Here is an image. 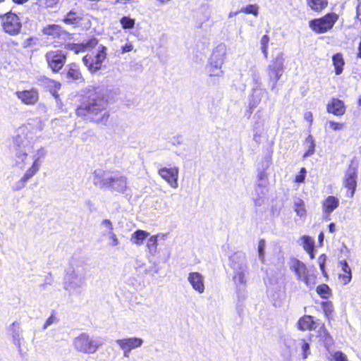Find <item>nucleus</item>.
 <instances>
[{
    "instance_id": "f257e3e1",
    "label": "nucleus",
    "mask_w": 361,
    "mask_h": 361,
    "mask_svg": "<svg viewBox=\"0 0 361 361\" xmlns=\"http://www.w3.org/2000/svg\"><path fill=\"white\" fill-rule=\"evenodd\" d=\"M107 106L108 102L104 97L95 93L90 95L77 108L76 114L84 119L106 125L109 118Z\"/></svg>"
},
{
    "instance_id": "f03ea898",
    "label": "nucleus",
    "mask_w": 361,
    "mask_h": 361,
    "mask_svg": "<svg viewBox=\"0 0 361 361\" xmlns=\"http://www.w3.org/2000/svg\"><path fill=\"white\" fill-rule=\"evenodd\" d=\"M92 183L100 189H107L121 194L128 189V177L118 171L97 169L93 172Z\"/></svg>"
},
{
    "instance_id": "7ed1b4c3",
    "label": "nucleus",
    "mask_w": 361,
    "mask_h": 361,
    "mask_svg": "<svg viewBox=\"0 0 361 361\" xmlns=\"http://www.w3.org/2000/svg\"><path fill=\"white\" fill-rule=\"evenodd\" d=\"M105 343V339L100 336H91L82 333L73 341L75 349L82 353H95Z\"/></svg>"
},
{
    "instance_id": "20e7f679",
    "label": "nucleus",
    "mask_w": 361,
    "mask_h": 361,
    "mask_svg": "<svg viewBox=\"0 0 361 361\" xmlns=\"http://www.w3.org/2000/svg\"><path fill=\"white\" fill-rule=\"evenodd\" d=\"M13 144L16 147V164L23 169L25 166V159L32 147L25 128H20L18 130L17 135L13 137Z\"/></svg>"
},
{
    "instance_id": "39448f33",
    "label": "nucleus",
    "mask_w": 361,
    "mask_h": 361,
    "mask_svg": "<svg viewBox=\"0 0 361 361\" xmlns=\"http://www.w3.org/2000/svg\"><path fill=\"white\" fill-rule=\"evenodd\" d=\"M85 284V275L79 270L72 269L64 278L63 288L69 295H80Z\"/></svg>"
},
{
    "instance_id": "423d86ee",
    "label": "nucleus",
    "mask_w": 361,
    "mask_h": 361,
    "mask_svg": "<svg viewBox=\"0 0 361 361\" xmlns=\"http://www.w3.org/2000/svg\"><path fill=\"white\" fill-rule=\"evenodd\" d=\"M231 267L234 271L233 281L235 283L243 285L245 283V273L247 271L246 257L243 252L235 253L230 257Z\"/></svg>"
},
{
    "instance_id": "0eeeda50",
    "label": "nucleus",
    "mask_w": 361,
    "mask_h": 361,
    "mask_svg": "<svg viewBox=\"0 0 361 361\" xmlns=\"http://www.w3.org/2000/svg\"><path fill=\"white\" fill-rule=\"evenodd\" d=\"M106 59V47L100 44L98 46L97 53L87 54L82 58V62L88 71L94 73L102 68V64Z\"/></svg>"
},
{
    "instance_id": "6e6552de",
    "label": "nucleus",
    "mask_w": 361,
    "mask_h": 361,
    "mask_svg": "<svg viewBox=\"0 0 361 361\" xmlns=\"http://www.w3.org/2000/svg\"><path fill=\"white\" fill-rule=\"evenodd\" d=\"M284 59L283 54L279 53L278 55L271 61L270 63L267 68V73L269 78L270 82H273L271 90H274L276 85L277 81L282 76L284 71Z\"/></svg>"
},
{
    "instance_id": "1a4fd4ad",
    "label": "nucleus",
    "mask_w": 361,
    "mask_h": 361,
    "mask_svg": "<svg viewBox=\"0 0 361 361\" xmlns=\"http://www.w3.org/2000/svg\"><path fill=\"white\" fill-rule=\"evenodd\" d=\"M48 67L54 73H59L66 63L67 54L62 50H51L44 55Z\"/></svg>"
},
{
    "instance_id": "9d476101",
    "label": "nucleus",
    "mask_w": 361,
    "mask_h": 361,
    "mask_svg": "<svg viewBox=\"0 0 361 361\" xmlns=\"http://www.w3.org/2000/svg\"><path fill=\"white\" fill-rule=\"evenodd\" d=\"M338 18V15L334 13H328L323 18L311 20L310 27L318 33H324L334 26Z\"/></svg>"
},
{
    "instance_id": "9b49d317",
    "label": "nucleus",
    "mask_w": 361,
    "mask_h": 361,
    "mask_svg": "<svg viewBox=\"0 0 361 361\" xmlns=\"http://www.w3.org/2000/svg\"><path fill=\"white\" fill-rule=\"evenodd\" d=\"M289 268L293 271L296 276L297 280L302 281L307 286L311 287L312 282L309 274V271L304 262L293 257L289 262Z\"/></svg>"
},
{
    "instance_id": "f8f14e48",
    "label": "nucleus",
    "mask_w": 361,
    "mask_h": 361,
    "mask_svg": "<svg viewBox=\"0 0 361 361\" xmlns=\"http://www.w3.org/2000/svg\"><path fill=\"white\" fill-rule=\"evenodd\" d=\"M2 26L5 32L10 35L18 34L22 27L18 16L11 12L6 13Z\"/></svg>"
},
{
    "instance_id": "ddd939ff",
    "label": "nucleus",
    "mask_w": 361,
    "mask_h": 361,
    "mask_svg": "<svg viewBox=\"0 0 361 361\" xmlns=\"http://www.w3.org/2000/svg\"><path fill=\"white\" fill-rule=\"evenodd\" d=\"M116 343L123 352L125 357H129L132 350L140 348L142 345L144 341L138 337H130L117 339Z\"/></svg>"
},
{
    "instance_id": "4468645a",
    "label": "nucleus",
    "mask_w": 361,
    "mask_h": 361,
    "mask_svg": "<svg viewBox=\"0 0 361 361\" xmlns=\"http://www.w3.org/2000/svg\"><path fill=\"white\" fill-rule=\"evenodd\" d=\"M178 168L176 166L171 168L164 167L158 171V174L165 180L169 185L173 188H178Z\"/></svg>"
},
{
    "instance_id": "2eb2a0df",
    "label": "nucleus",
    "mask_w": 361,
    "mask_h": 361,
    "mask_svg": "<svg viewBox=\"0 0 361 361\" xmlns=\"http://www.w3.org/2000/svg\"><path fill=\"white\" fill-rule=\"evenodd\" d=\"M16 95L18 99L26 105H34L39 99V92L35 88L28 90L17 91Z\"/></svg>"
},
{
    "instance_id": "dca6fc26",
    "label": "nucleus",
    "mask_w": 361,
    "mask_h": 361,
    "mask_svg": "<svg viewBox=\"0 0 361 361\" xmlns=\"http://www.w3.org/2000/svg\"><path fill=\"white\" fill-rule=\"evenodd\" d=\"M356 178H357L356 167L353 166V164H350L345 173V180H344L345 187L347 188L350 190V194H349L350 197H353L355 193L356 185H357Z\"/></svg>"
},
{
    "instance_id": "f3484780",
    "label": "nucleus",
    "mask_w": 361,
    "mask_h": 361,
    "mask_svg": "<svg viewBox=\"0 0 361 361\" xmlns=\"http://www.w3.org/2000/svg\"><path fill=\"white\" fill-rule=\"evenodd\" d=\"M188 281L198 293L202 294L204 292V277L202 274L197 271L190 272L188 274Z\"/></svg>"
},
{
    "instance_id": "a211bd4d",
    "label": "nucleus",
    "mask_w": 361,
    "mask_h": 361,
    "mask_svg": "<svg viewBox=\"0 0 361 361\" xmlns=\"http://www.w3.org/2000/svg\"><path fill=\"white\" fill-rule=\"evenodd\" d=\"M252 91L253 92L249 103L250 110L256 108L263 98H268V92L265 89L254 87Z\"/></svg>"
},
{
    "instance_id": "6ab92c4d",
    "label": "nucleus",
    "mask_w": 361,
    "mask_h": 361,
    "mask_svg": "<svg viewBox=\"0 0 361 361\" xmlns=\"http://www.w3.org/2000/svg\"><path fill=\"white\" fill-rule=\"evenodd\" d=\"M8 332L13 338V343L20 347V343L23 340L20 323L18 322H13L8 327Z\"/></svg>"
},
{
    "instance_id": "aec40b11",
    "label": "nucleus",
    "mask_w": 361,
    "mask_h": 361,
    "mask_svg": "<svg viewBox=\"0 0 361 361\" xmlns=\"http://www.w3.org/2000/svg\"><path fill=\"white\" fill-rule=\"evenodd\" d=\"M226 55V47L224 44H220L213 50L209 61L217 64H223Z\"/></svg>"
},
{
    "instance_id": "412c9836",
    "label": "nucleus",
    "mask_w": 361,
    "mask_h": 361,
    "mask_svg": "<svg viewBox=\"0 0 361 361\" xmlns=\"http://www.w3.org/2000/svg\"><path fill=\"white\" fill-rule=\"evenodd\" d=\"M98 44V41L95 38L88 40L86 43L81 44H68V49L76 54L83 52L85 50L95 47Z\"/></svg>"
},
{
    "instance_id": "4be33fe9",
    "label": "nucleus",
    "mask_w": 361,
    "mask_h": 361,
    "mask_svg": "<svg viewBox=\"0 0 361 361\" xmlns=\"http://www.w3.org/2000/svg\"><path fill=\"white\" fill-rule=\"evenodd\" d=\"M66 76L68 79L83 81L82 75L78 65L72 63L68 64L66 68Z\"/></svg>"
},
{
    "instance_id": "5701e85b",
    "label": "nucleus",
    "mask_w": 361,
    "mask_h": 361,
    "mask_svg": "<svg viewBox=\"0 0 361 361\" xmlns=\"http://www.w3.org/2000/svg\"><path fill=\"white\" fill-rule=\"evenodd\" d=\"M327 111L336 116L343 115L345 113L343 102L338 99H333L327 105Z\"/></svg>"
},
{
    "instance_id": "b1692460",
    "label": "nucleus",
    "mask_w": 361,
    "mask_h": 361,
    "mask_svg": "<svg viewBox=\"0 0 361 361\" xmlns=\"http://www.w3.org/2000/svg\"><path fill=\"white\" fill-rule=\"evenodd\" d=\"M166 236V234H161V233H159V234L151 236L147 240V247L148 249L149 253L152 256L156 255L157 254V252H158V250H157L158 243H157V242H158L159 239L161 238V239L164 240Z\"/></svg>"
},
{
    "instance_id": "393cba45",
    "label": "nucleus",
    "mask_w": 361,
    "mask_h": 361,
    "mask_svg": "<svg viewBox=\"0 0 361 361\" xmlns=\"http://www.w3.org/2000/svg\"><path fill=\"white\" fill-rule=\"evenodd\" d=\"M333 64L335 67V73L336 75H340L343 72V67L345 64L343 55L340 53L334 54L332 57Z\"/></svg>"
},
{
    "instance_id": "a878e982",
    "label": "nucleus",
    "mask_w": 361,
    "mask_h": 361,
    "mask_svg": "<svg viewBox=\"0 0 361 361\" xmlns=\"http://www.w3.org/2000/svg\"><path fill=\"white\" fill-rule=\"evenodd\" d=\"M338 200L334 196H329L324 202L323 207L326 213L332 212L338 206Z\"/></svg>"
},
{
    "instance_id": "bb28decb",
    "label": "nucleus",
    "mask_w": 361,
    "mask_h": 361,
    "mask_svg": "<svg viewBox=\"0 0 361 361\" xmlns=\"http://www.w3.org/2000/svg\"><path fill=\"white\" fill-rule=\"evenodd\" d=\"M314 324L312 317L311 316H304L300 318L298 322V328L300 330L305 331L307 329H311Z\"/></svg>"
},
{
    "instance_id": "cd10ccee",
    "label": "nucleus",
    "mask_w": 361,
    "mask_h": 361,
    "mask_svg": "<svg viewBox=\"0 0 361 361\" xmlns=\"http://www.w3.org/2000/svg\"><path fill=\"white\" fill-rule=\"evenodd\" d=\"M149 235V233L142 230H137L132 235L131 240L133 243L141 245L144 240Z\"/></svg>"
},
{
    "instance_id": "c85d7f7f",
    "label": "nucleus",
    "mask_w": 361,
    "mask_h": 361,
    "mask_svg": "<svg viewBox=\"0 0 361 361\" xmlns=\"http://www.w3.org/2000/svg\"><path fill=\"white\" fill-rule=\"evenodd\" d=\"M62 29L59 25H51L43 28V33L47 35H51L54 37H59L61 36Z\"/></svg>"
},
{
    "instance_id": "c756f323",
    "label": "nucleus",
    "mask_w": 361,
    "mask_h": 361,
    "mask_svg": "<svg viewBox=\"0 0 361 361\" xmlns=\"http://www.w3.org/2000/svg\"><path fill=\"white\" fill-rule=\"evenodd\" d=\"M307 3L311 9L315 11H321L328 4L327 0H307Z\"/></svg>"
},
{
    "instance_id": "7c9ffc66",
    "label": "nucleus",
    "mask_w": 361,
    "mask_h": 361,
    "mask_svg": "<svg viewBox=\"0 0 361 361\" xmlns=\"http://www.w3.org/2000/svg\"><path fill=\"white\" fill-rule=\"evenodd\" d=\"M223 64H217L209 61V65L208 66V73L210 76H218L220 77L223 75V71L221 66Z\"/></svg>"
},
{
    "instance_id": "2f4dec72",
    "label": "nucleus",
    "mask_w": 361,
    "mask_h": 361,
    "mask_svg": "<svg viewBox=\"0 0 361 361\" xmlns=\"http://www.w3.org/2000/svg\"><path fill=\"white\" fill-rule=\"evenodd\" d=\"M294 207L295 212H296L297 215L300 216V217H303L306 215L305 203L301 199L297 198L294 201Z\"/></svg>"
},
{
    "instance_id": "473e14b6",
    "label": "nucleus",
    "mask_w": 361,
    "mask_h": 361,
    "mask_svg": "<svg viewBox=\"0 0 361 361\" xmlns=\"http://www.w3.org/2000/svg\"><path fill=\"white\" fill-rule=\"evenodd\" d=\"M80 20V16L77 13L71 11L67 13L66 16L64 18V22L66 24L75 25L78 24Z\"/></svg>"
},
{
    "instance_id": "72a5a7b5",
    "label": "nucleus",
    "mask_w": 361,
    "mask_h": 361,
    "mask_svg": "<svg viewBox=\"0 0 361 361\" xmlns=\"http://www.w3.org/2000/svg\"><path fill=\"white\" fill-rule=\"evenodd\" d=\"M317 293L322 298H329L331 295V290L326 284H321L317 287Z\"/></svg>"
},
{
    "instance_id": "f704fd0d",
    "label": "nucleus",
    "mask_w": 361,
    "mask_h": 361,
    "mask_svg": "<svg viewBox=\"0 0 361 361\" xmlns=\"http://www.w3.org/2000/svg\"><path fill=\"white\" fill-rule=\"evenodd\" d=\"M305 142L307 144H308V146L307 152L303 155L304 158H307L313 154L315 148L314 140L312 135H309L308 137L306 138Z\"/></svg>"
},
{
    "instance_id": "c9c22d12",
    "label": "nucleus",
    "mask_w": 361,
    "mask_h": 361,
    "mask_svg": "<svg viewBox=\"0 0 361 361\" xmlns=\"http://www.w3.org/2000/svg\"><path fill=\"white\" fill-rule=\"evenodd\" d=\"M259 6L257 4H249L245 7H243L239 12L245 13L247 14H253L255 16H258Z\"/></svg>"
},
{
    "instance_id": "e433bc0d",
    "label": "nucleus",
    "mask_w": 361,
    "mask_h": 361,
    "mask_svg": "<svg viewBox=\"0 0 361 361\" xmlns=\"http://www.w3.org/2000/svg\"><path fill=\"white\" fill-rule=\"evenodd\" d=\"M47 154V151L44 147H41L37 149L36 153L33 155L32 159L34 160V164L40 166L41 159H44Z\"/></svg>"
},
{
    "instance_id": "4c0bfd02",
    "label": "nucleus",
    "mask_w": 361,
    "mask_h": 361,
    "mask_svg": "<svg viewBox=\"0 0 361 361\" xmlns=\"http://www.w3.org/2000/svg\"><path fill=\"white\" fill-rule=\"evenodd\" d=\"M121 27L123 29H132L135 26V19L128 16H124L120 20Z\"/></svg>"
},
{
    "instance_id": "58836bf2",
    "label": "nucleus",
    "mask_w": 361,
    "mask_h": 361,
    "mask_svg": "<svg viewBox=\"0 0 361 361\" xmlns=\"http://www.w3.org/2000/svg\"><path fill=\"white\" fill-rule=\"evenodd\" d=\"M301 239L303 247L307 252H310V251L314 250V240L310 237L304 235Z\"/></svg>"
},
{
    "instance_id": "ea45409f",
    "label": "nucleus",
    "mask_w": 361,
    "mask_h": 361,
    "mask_svg": "<svg viewBox=\"0 0 361 361\" xmlns=\"http://www.w3.org/2000/svg\"><path fill=\"white\" fill-rule=\"evenodd\" d=\"M255 192L257 193L258 198L255 199V202L256 205H261L262 201L261 199L263 195H265V186L262 184L259 183L257 185V188H255Z\"/></svg>"
},
{
    "instance_id": "a19ab883",
    "label": "nucleus",
    "mask_w": 361,
    "mask_h": 361,
    "mask_svg": "<svg viewBox=\"0 0 361 361\" xmlns=\"http://www.w3.org/2000/svg\"><path fill=\"white\" fill-rule=\"evenodd\" d=\"M39 169V166L32 164V166L27 169L22 176L26 181L30 179Z\"/></svg>"
},
{
    "instance_id": "79ce46f5",
    "label": "nucleus",
    "mask_w": 361,
    "mask_h": 361,
    "mask_svg": "<svg viewBox=\"0 0 361 361\" xmlns=\"http://www.w3.org/2000/svg\"><path fill=\"white\" fill-rule=\"evenodd\" d=\"M59 322V319L56 317L55 312L52 311L51 314L47 319L45 321L42 329L45 330L47 329L49 326L52 325L53 324H56Z\"/></svg>"
},
{
    "instance_id": "37998d69",
    "label": "nucleus",
    "mask_w": 361,
    "mask_h": 361,
    "mask_svg": "<svg viewBox=\"0 0 361 361\" xmlns=\"http://www.w3.org/2000/svg\"><path fill=\"white\" fill-rule=\"evenodd\" d=\"M269 41V37L267 35H264L260 40L261 49H262V51L264 54V56L265 58H267V54H268L267 47H268Z\"/></svg>"
},
{
    "instance_id": "c03bdc74",
    "label": "nucleus",
    "mask_w": 361,
    "mask_h": 361,
    "mask_svg": "<svg viewBox=\"0 0 361 361\" xmlns=\"http://www.w3.org/2000/svg\"><path fill=\"white\" fill-rule=\"evenodd\" d=\"M329 359L330 361H348L346 355L341 351L334 352Z\"/></svg>"
},
{
    "instance_id": "a18cd8bd",
    "label": "nucleus",
    "mask_w": 361,
    "mask_h": 361,
    "mask_svg": "<svg viewBox=\"0 0 361 361\" xmlns=\"http://www.w3.org/2000/svg\"><path fill=\"white\" fill-rule=\"evenodd\" d=\"M104 235H108L111 242L109 243V245L112 247L117 246L119 244V240L116 236V235L111 231H108L107 233H103Z\"/></svg>"
},
{
    "instance_id": "49530a36",
    "label": "nucleus",
    "mask_w": 361,
    "mask_h": 361,
    "mask_svg": "<svg viewBox=\"0 0 361 361\" xmlns=\"http://www.w3.org/2000/svg\"><path fill=\"white\" fill-rule=\"evenodd\" d=\"M26 183L27 181L22 177L12 185V190L14 191L20 190L25 187Z\"/></svg>"
},
{
    "instance_id": "de8ad7c7",
    "label": "nucleus",
    "mask_w": 361,
    "mask_h": 361,
    "mask_svg": "<svg viewBox=\"0 0 361 361\" xmlns=\"http://www.w3.org/2000/svg\"><path fill=\"white\" fill-rule=\"evenodd\" d=\"M265 240H261L258 244V252L259 259L263 261L264 256Z\"/></svg>"
},
{
    "instance_id": "09e8293b",
    "label": "nucleus",
    "mask_w": 361,
    "mask_h": 361,
    "mask_svg": "<svg viewBox=\"0 0 361 361\" xmlns=\"http://www.w3.org/2000/svg\"><path fill=\"white\" fill-rule=\"evenodd\" d=\"M323 310L326 315V317H329L332 312H333V305L331 302H326L323 303Z\"/></svg>"
},
{
    "instance_id": "8fccbe9b",
    "label": "nucleus",
    "mask_w": 361,
    "mask_h": 361,
    "mask_svg": "<svg viewBox=\"0 0 361 361\" xmlns=\"http://www.w3.org/2000/svg\"><path fill=\"white\" fill-rule=\"evenodd\" d=\"M101 225L106 228V231L104 233H107L108 231H111L114 229V226L112 222L109 219H104Z\"/></svg>"
},
{
    "instance_id": "3c124183",
    "label": "nucleus",
    "mask_w": 361,
    "mask_h": 361,
    "mask_svg": "<svg viewBox=\"0 0 361 361\" xmlns=\"http://www.w3.org/2000/svg\"><path fill=\"white\" fill-rule=\"evenodd\" d=\"M339 279L341 280L343 285H346L352 279V274L345 273L340 274Z\"/></svg>"
},
{
    "instance_id": "603ef678",
    "label": "nucleus",
    "mask_w": 361,
    "mask_h": 361,
    "mask_svg": "<svg viewBox=\"0 0 361 361\" xmlns=\"http://www.w3.org/2000/svg\"><path fill=\"white\" fill-rule=\"evenodd\" d=\"M252 78L255 82V85H256L255 87H260L261 78H260L259 73L257 71H254L252 74Z\"/></svg>"
},
{
    "instance_id": "864d4df0",
    "label": "nucleus",
    "mask_w": 361,
    "mask_h": 361,
    "mask_svg": "<svg viewBox=\"0 0 361 361\" xmlns=\"http://www.w3.org/2000/svg\"><path fill=\"white\" fill-rule=\"evenodd\" d=\"M321 336L324 338V342L326 345H330L332 343V338L327 331L324 330L323 335L321 334Z\"/></svg>"
},
{
    "instance_id": "5fc2aeb1",
    "label": "nucleus",
    "mask_w": 361,
    "mask_h": 361,
    "mask_svg": "<svg viewBox=\"0 0 361 361\" xmlns=\"http://www.w3.org/2000/svg\"><path fill=\"white\" fill-rule=\"evenodd\" d=\"M326 259V257L324 254L321 255L318 259L319 268L323 273H324Z\"/></svg>"
},
{
    "instance_id": "6e6d98bb",
    "label": "nucleus",
    "mask_w": 361,
    "mask_h": 361,
    "mask_svg": "<svg viewBox=\"0 0 361 361\" xmlns=\"http://www.w3.org/2000/svg\"><path fill=\"white\" fill-rule=\"evenodd\" d=\"M36 110L39 114H46L48 109L44 103H39L36 107Z\"/></svg>"
},
{
    "instance_id": "4d7b16f0",
    "label": "nucleus",
    "mask_w": 361,
    "mask_h": 361,
    "mask_svg": "<svg viewBox=\"0 0 361 361\" xmlns=\"http://www.w3.org/2000/svg\"><path fill=\"white\" fill-rule=\"evenodd\" d=\"M340 263L341 264L342 271H343V273L351 274V269L346 261H341Z\"/></svg>"
},
{
    "instance_id": "13d9d810",
    "label": "nucleus",
    "mask_w": 361,
    "mask_h": 361,
    "mask_svg": "<svg viewBox=\"0 0 361 361\" xmlns=\"http://www.w3.org/2000/svg\"><path fill=\"white\" fill-rule=\"evenodd\" d=\"M302 350L303 352V357L307 358L310 353V345L307 343L303 342L302 345Z\"/></svg>"
},
{
    "instance_id": "bf43d9fd",
    "label": "nucleus",
    "mask_w": 361,
    "mask_h": 361,
    "mask_svg": "<svg viewBox=\"0 0 361 361\" xmlns=\"http://www.w3.org/2000/svg\"><path fill=\"white\" fill-rule=\"evenodd\" d=\"M330 128L334 130H341L343 127V124L341 123H337L334 121H329Z\"/></svg>"
},
{
    "instance_id": "052dcab7",
    "label": "nucleus",
    "mask_w": 361,
    "mask_h": 361,
    "mask_svg": "<svg viewBox=\"0 0 361 361\" xmlns=\"http://www.w3.org/2000/svg\"><path fill=\"white\" fill-rule=\"evenodd\" d=\"M122 54L129 52L133 50V45L130 43H126L125 45L121 47Z\"/></svg>"
},
{
    "instance_id": "680f3d73",
    "label": "nucleus",
    "mask_w": 361,
    "mask_h": 361,
    "mask_svg": "<svg viewBox=\"0 0 361 361\" xmlns=\"http://www.w3.org/2000/svg\"><path fill=\"white\" fill-rule=\"evenodd\" d=\"M304 118L306 121H309L310 124L311 125L312 123V121H313V116H312V112H310V111L305 112V114H304Z\"/></svg>"
},
{
    "instance_id": "e2e57ef3",
    "label": "nucleus",
    "mask_w": 361,
    "mask_h": 361,
    "mask_svg": "<svg viewBox=\"0 0 361 361\" xmlns=\"http://www.w3.org/2000/svg\"><path fill=\"white\" fill-rule=\"evenodd\" d=\"M59 0H45V4L47 7H54L57 4Z\"/></svg>"
},
{
    "instance_id": "0e129e2a",
    "label": "nucleus",
    "mask_w": 361,
    "mask_h": 361,
    "mask_svg": "<svg viewBox=\"0 0 361 361\" xmlns=\"http://www.w3.org/2000/svg\"><path fill=\"white\" fill-rule=\"evenodd\" d=\"M357 18L360 21L361 23V3L358 2V5L357 6Z\"/></svg>"
},
{
    "instance_id": "69168bd1",
    "label": "nucleus",
    "mask_w": 361,
    "mask_h": 361,
    "mask_svg": "<svg viewBox=\"0 0 361 361\" xmlns=\"http://www.w3.org/2000/svg\"><path fill=\"white\" fill-rule=\"evenodd\" d=\"M305 174H300V175H298V176H296V178H295V180H296V182H298V183H302V182H303V181H304V180H305Z\"/></svg>"
},
{
    "instance_id": "338daca9",
    "label": "nucleus",
    "mask_w": 361,
    "mask_h": 361,
    "mask_svg": "<svg viewBox=\"0 0 361 361\" xmlns=\"http://www.w3.org/2000/svg\"><path fill=\"white\" fill-rule=\"evenodd\" d=\"M329 228L331 233H334L335 231V224L334 223H331L329 226Z\"/></svg>"
},
{
    "instance_id": "774afa93",
    "label": "nucleus",
    "mask_w": 361,
    "mask_h": 361,
    "mask_svg": "<svg viewBox=\"0 0 361 361\" xmlns=\"http://www.w3.org/2000/svg\"><path fill=\"white\" fill-rule=\"evenodd\" d=\"M357 56L361 58V40H360V42L359 44V47H358V54H357Z\"/></svg>"
}]
</instances>
